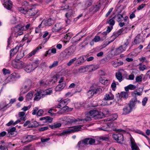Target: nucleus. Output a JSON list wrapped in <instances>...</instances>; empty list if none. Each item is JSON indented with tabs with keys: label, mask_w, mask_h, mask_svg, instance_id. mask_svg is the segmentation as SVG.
I'll use <instances>...</instances> for the list:
<instances>
[{
	"label": "nucleus",
	"mask_w": 150,
	"mask_h": 150,
	"mask_svg": "<svg viewBox=\"0 0 150 150\" xmlns=\"http://www.w3.org/2000/svg\"><path fill=\"white\" fill-rule=\"evenodd\" d=\"M86 117L82 121L85 120L86 121H91V117H94L95 119H101L103 117V114L101 112H99L96 110H91L86 113Z\"/></svg>",
	"instance_id": "f257e3e1"
},
{
	"label": "nucleus",
	"mask_w": 150,
	"mask_h": 150,
	"mask_svg": "<svg viewBox=\"0 0 150 150\" xmlns=\"http://www.w3.org/2000/svg\"><path fill=\"white\" fill-rule=\"evenodd\" d=\"M96 142L95 140L91 137H88L79 141L76 147L79 148L81 147H84V145L88 144L92 145Z\"/></svg>",
	"instance_id": "f03ea898"
},
{
	"label": "nucleus",
	"mask_w": 150,
	"mask_h": 150,
	"mask_svg": "<svg viewBox=\"0 0 150 150\" xmlns=\"http://www.w3.org/2000/svg\"><path fill=\"white\" fill-rule=\"evenodd\" d=\"M82 126V125H79L73 127L72 128L63 131L62 133H57L56 135L58 136H62L71 133L78 132L81 130Z\"/></svg>",
	"instance_id": "7ed1b4c3"
},
{
	"label": "nucleus",
	"mask_w": 150,
	"mask_h": 150,
	"mask_svg": "<svg viewBox=\"0 0 150 150\" xmlns=\"http://www.w3.org/2000/svg\"><path fill=\"white\" fill-rule=\"evenodd\" d=\"M75 49L73 46H70L65 49L63 52V57L65 58H69L73 54Z\"/></svg>",
	"instance_id": "20e7f679"
},
{
	"label": "nucleus",
	"mask_w": 150,
	"mask_h": 150,
	"mask_svg": "<svg viewBox=\"0 0 150 150\" xmlns=\"http://www.w3.org/2000/svg\"><path fill=\"white\" fill-rule=\"evenodd\" d=\"M32 85V82L30 80H28L25 81L24 86L22 89V92L23 93H25L29 91Z\"/></svg>",
	"instance_id": "39448f33"
},
{
	"label": "nucleus",
	"mask_w": 150,
	"mask_h": 150,
	"mask_svg": "<svg viewBox=\"0 0 150 150\" xmlns=\"http://www.w3.org/2000/svg\"><path fill=\"white\" fill-rule=\"evenodd\" d=\"M112 137L116 140L117 143L122 144L123 142L124 139L123 134L120 133L116 132L115 134H113Z\"/></svg>",
	"instance_id": "423d86ee"
},
{
	"label": "nucleus",
	"mask_w": 150,
	"mask_h": 150,
	"mask_svg": "<svg viewBox=\"0 0 150 150\" xmlns=\"http://www.w3.org/2000/svg\"><path fill=\"white\" fill-rule=\"evenodd\" d=\"M54 23V21L51 18H49L48 19H44L38 27H43L44 26H50L53 24Z\"/></svg>",
	"instance_id": "0eeeda50"
},
{
	"label": "nucleus",
	"mask_w": 150,
	"mask_h": 150,
	"mask_svg": "<svg viewBox=\"0 0 150 150\" xmlns=\"http://www.w3.org/2000/svg\"><path fill=\"white\" fill-rule=\"evenodd\" d=\"M37 68V66H34L31 63L25 65L24 70L28 73H30Z\"/></svg>",
	"instance_id": "6e6552de"
},
{
	"label": "nucleus",
	"mask_w": 150,
	"mask_h": 150,
	"mask_svg": "<svg viewBox=\"0 0 150 150\" xmlns=\"http://www.w3.org/2000/svg\"><path fill=\"white\" fill-rule=\"evenodd\" d=\"M91 65L83 66L80 67L79 69V71L80 73H84L87 71L89 72V69L92 68Z\"/></svg>",
	"instance_id": "1a4fd4ad"
},
{
	"label": "nucleus",
	"mask_w": 150,
	"mask_h": 150,
	"mask_svg": "<svg viewBox=\"0 0 150 150\" xmlns=\"http://www.w3.org/2000/svg\"><path fill=\"white\" fill-rule=\"evenodd\" d=\"M20 76L18 74L13 73L8 77L7 79L10 81L13 80L16 78H19Z\"/></svg>",
	"instance_id": "9d476101"
},
{
	"label": "nucleus",
	"mask_w": 150,
	"mask_h": 150,
	"mask_svg": "<svg viewBox=\"0 0 150 150\" xmlns=\"http://www.w3.org/2000/svg\"><path fill=\"white\" fill-rule=\"evenodd\" d=\"M4 7L7 9L11 10L12 7V4L11 1L9 0H4V3L3 4Z\"/></svg>",
	"instance_id": "9b49d317"
},
{
	"label": "nucleus",
	"mask_w": 150,
	"mask_h": 150,
	"mask_svg": "<svg viewBox=\"0 0 150 150\" xmlns=\"http://www.w3.org/2000/svg\"><path fill=\"white\" fill-rule=\"evenodd\" d=\"M38 10L35 8H31L28 9V14L29 16L36 15L38 12Z\"/></svg>",
	"instance_id": "f8f14e48"
},
{
	"label": "nucleus",
	"mask_w": 150,
	"mask_h": 150,
	"mask_svg": "<svg viewBox=\"0 0 150 150\" xmlns=\"http://www.w3.org/2000/svg\"><path fill=\"white\" fill-rule=\"evenodd\" d=\"M140 36L139 35H137V36L135 38L134 41L132 42V44L130 46L129 49H131L132 47L134 44H139L140 43Z\"/></svg>",
	"instance_id": "ddd939ff"
},
{
	"label": "nucleus",
	"mask_w": 150,
	"mask_h": 150,
	"mask_svg": "<svg viewBox=\"0 0 150 150\" xmlns=\"http://www.w3.org/2000/svg\"><path fill=\"white\" fill-rule=\"evenodd\" d=\"M20 46L17 45L14 48L11 49L10 51V56L11 57H13L16 54Z\"/></svg>",
	"instance_id": "4468645a"
},
{
	"label": "nucleus",
	"mask_w": 150,
	"mask_h": 150,
	"mask_svg": "<svg viewBox=\"0 0 150 150\" xmlns=\"http://www.w3.org/2000/svg\"><path fill=\"white\" fill-rule=\"evenodd\" d=\"M131 110V107L130 106H127L123 109L122 114L124 115H127L130 112Z\"/></svg>",
	"instance_id": "2eb2a0df"
},
{
	"label": "nucleus",
	"mask_w": 150,
	"mask_h": 150,
	"mask_svg": "<svg viewBox=\"0 0 150 150\" xmlns=\"http://www.w3.org/2000/svg\"><path fill=\"white\" fill-rule=\"evenodd\" d=\"M131 148L132 150H139V148L136 144L132 139H130Z\"/></svg>",
	"instance_id": "dca6fc26"
},
{
	"label": "nucleus",
	"mask_w": 150,
	"mask_h": 150,
	"mask_svg": "<svg viewBox=\"0 0 150 150\" xmlns=\"http://www.w3.org/2000/svg\"><path fill=\"white\" fill-rule=\"evenodd\" d=\"M33 136L31 135L24 136L22 141V142H30L32 140Z\"/></svg>",
	"instance_id": "f3484780"
},
{
	"label": "nucleus",
	"mask_w": 150,
	"mask_h": 150,
	"mask_svg": "<svg viewBox=\"0 0 150 150\" xmlns=\"http://www.w3.org/2000/svg\"><path fill=\"white\" fill-rule=\"evenodd\" d=\"M114 99V96L111 93L109 94H106L104 98V100H112Z\"/></svg>",
	"instance_id": "a211bd4d"
},
{
	"label": "nucleus",
	"mask_w": 150,
	"mask_h": 150,
	"mask_svg": "<svg viewBox=\"0 0 150 150\" xmlns=\"http://www.w3.org/2000/svg\"><path fill=\"white\" fill-rule=\"evenodd\" d=\"M62 29V27L59 24H56L52 28V31L54 32H57Z\"/></svg>",
	"instance_id": "6ab92c4d"
},
{
	"label": "nucleus",
	"mask_w": 150,
	"mask_h": 150,
	"mask_svg": "<svg viewBox=\"0 0 150 150\" xmlns=\"http://www.w3.org/2000/svg\"><path fill=\"white\" fill-rule=\"evenodd\" d=\"M62 124L59 122H55L51 125H49L50 127L52 129H55L56 128H59L61 126Z\"/></svg>",
	"instance_id": "aec40b11"
},
{
	"label": "nucleus",
	"mask_w": 150,
	"mask_h": 150,
	"mask_svg": "<svg viewBox=\"0 0 150 150\" xmlns=\"http://www.w3.org/2000/svg\"><path fill=\"white\" fill-rule=\"evenodd\" d=\"M99 6L98 5H96L95 6H93L89 8V11L90 12L94 13L98 11L99 9Z\"/></svg>",
	"instance_id": "412c9836"
},
{
	"label": "nucleus",
	"mask_w": 150,
	"mask_h": 150,
	"mask_svg": "<svg viewBox=\"0 0 150 150\" xmlns=\"http://www.w3.org/2000/svg\"><path fill=\"white\" fill-rule=\"evenodd\" d=\"M42 92L40 91L37 92L35 94V96L34 98V100L38 101L41 98V97H43V96L42 97Z\"/></svg>",
	"instance_id": "4be33fe9"
},
{
	"label": "nucleus",
	"mask_w": 150,
	"mask_h": 150,
	"mask_svg": "<svg viewBox=\"0 0 150 150\" xmlns=\"http://www.w3.org/2000/svg\"><path fill=\"white\" fill-rule=\"evenodd\" d=\"M16 68L18 69H22L24 66L23 63L22 61H17V62H16Z\"/></svg>",
	"instance_id": "5701e85b"
},
{
	"label": "nucleus",
	"mask_w": 150,
	"mask_h": 150,
	"mask_svg": "<svg viewBox=\"0 0 150 150\" xmlns=\"http://www.w3.org/2000/svg\"><path fill=\"white\" fill-rule=\"evenodd\" d=\"M114 17L115 18H116V21L118 22L122 21L124 19L123 15L122 14H118L115 15Z\"/></svg>",
	"instance_id": "b1692460"
},
{
	"label": "nucleus",
	"mask_w": 150,
	"mask_h": 150,
	"mask_svg": "<svg viewBox=\"0 0 150 150\" xmlns=\"http://www.w3.org/2000/svg\"><path fill=\"white\" fill-rule=\"evenodd\" d=\"M82 120H83L79 118L76 119L72 118H71L68 119L67 120V122L69 123H72L73 122H76L78 121H82Z\"/></svg>",
	"instance_id": "393cba45"
},
{
	"label": "nucleus",
	"mask_w": 150,
	"mask_h": 150,
	"mask_svg": "<svg viewBox=\"0 0 150 150\" xmlns=\"http://www.w3.org/2000/svg\"><path fill=\"white\" fill-rule=\"evenodd\" d=\"M16 130V128L15 127H13L11 128L9 130H8V133L7 134V137H10L14 134V132Z\"/></svg>",
	"instance_id": "a878e982"
},
{
	"label": "nucleus",
	"mask_w": 150,
	"mask_h": 150,
	"mask_svg": "<svg viewBox=\"0 0 150 150\" xmlns=\"http://www.w3.org/2000/svg\"><path fill=\"white\" fill-rule=\"evenodd\" d=\"M136 88V86L132 84H129L127 86L125 87V89L126 92H129V90H133Z\"/></svg>",
	"instance_id": "bb28decb"
},
{
	"label": "nucleus",
	"mask_w": 150,
	"mask_h": 150,
	"mask_svg": "<svg viewBox=\"0 0 150 150\" xmlns=\"http://www.w3.org/2000/svg\"><path fill=\"white\" fill-rule=\"evenodd\" d=\"M69 101L70 100L66 99L59 102L60 104L61 105L62 108V109L63 108H64V107L67 105L68 102H69Z\"/></svg>",
	"instance_id": "cd10ccee"
},
{
	"label": "nucleus",
	"mask_w": 150,
	"mask_h": 150,
	"mask_svg": "<svg viewBox=\"0 0 150 150\" xmlns=\"http://www.w3.org/2000/svg\"><path fill=\"white\" fill-rule=\"evenodd\" d=\"M40 120H45V122L50 123L52 121L53 118L49 116H46L41 118Z\"/></svg>",
	"instance_id": "c85d7f7f"
},
{
	"label": "nucleus",
	"mask_w": 150,
	"mask_h": 150,
	"mask_svg": "<svg viewBox=\"0 0 150 150\" xmlns=\"http://www.w3.org/2000/svg\"><path fill=\"white\" fill-rule=\"evenodd\" d=\"M137 102V99L136 96L134 97L130 101V103L129 104V106L134 107Z\"/></svg>",
	"instance_id": "c756f323"
},
{
	"label": "nucleus",
	"mask_w": 150,
	"mask_h": 150,
	"mask_svg": "<svg viewBox=\"0 0 150 150\" xmlns=\"http://www.w3.org/2000/svg\"><path fill=\"white\" fill-rule=\"evenodd\" d=\"M116 76L119 82H121L123 80L122 76V73L118 72L116 73Z\"/></svg>",
	"instance_id": "7c9ffc66"
},
{
	"label": "nucleus",
	"mask_w": 150,
	"mask_h": 150,
	"mask_svg": "<svg viewBox=\"0 0 150 150\" xmlns=\"http://www.w3.org/2000/svg\"><path fill=\"white\" fill-rule=\"evenodd\" d=\"M42 48L41 47H37L36 49L32 51L30 53H29L28 54V57H31L32 55L35 54L37 52L38 50L40 49H41Z\"/></svg>",
	"instance_id": "2f4dec72"
},
{
	"label": "nucleus",
	"mask_w": 150,
	"mask_h": 150,
	"mask_svg": "<svg viewBox=\"0 0 150 150\" xmlns=\"http://www.w3.org/2000/svg\"><path fill=\"white\" fill-rule=\"evenodd\" d=\"M95 94L94 89H91L88 91L87 92V95L89 98H91L93 95Z\"/></svg>",
	"instance_id": "473e14b6"
},
{
	"label": "nucleus",
	"mask_w": 150,
	"mask_h": 150,
	"mask_svg": "<svg viewBox=\"0 0 150 150\" xmlns=\"http://www.w3.org/2000/svg\"><path fill=\"white\" fill-rule=\"evenodd\" d=\"M64 84H60L58 85L55 88V90L56 91H60L64 88L65 87Z\"/></svg>",
	"instance_id": "72a5a7b5"
},
{
	"label": "nucleus",
	"mask_w": 150,
	"mask_h": 150,
	"mask_svg": "<svg viewBox=\"0 0 150 150\" xmlns=\"http://www.w3.org/2000/svg\"><path fill=\"white\" fill-rule=\"evenodd\" d=\"M52 90L50 88L47 89L43 92V93L42 94V96L50 95L52 93Z\"/></svg>",
	"instance_id": "f704fd0d"
},
{
	"label": "nucleus",
	"mask_w": 150,
	"mask_h": 150,
	"mask_svg": "<svg viewBox=\"0 0 150 150\" xmlns=\"http://www.w3.org/2000/svg\"><path fill=\"white\" fill-rule=\"evenodd\" d=\"M25 113L24 112H20L18 113V115L20 117V119L21 120L25 121L26 120L25 116Z\"/></svg>",
	"instance_id": "c9c22d12"
},
{
	"label": "nucleus",
	"mask_w": 150,
	"mask_h": 150,
	"mask_svg": "<svg viewBox=\"0 0 150 150\" xmlns=\"http://www.w3.org/2000/svg\"><path fill=\"white\" fill-rule=\"evenodd\" d=\"M23 56V53L20 52L18 53L15 58V62H17V61H19V60L22 58Z\"/></svg>",
	"instance_id": "e433bc0d"
},
{
	"label": "nucleus",
	"mask_w": 150,
	"mask_h": 150,
	"mask_svg": "<svg viewBox=\"0 0 150 150\" xmlns=\"http://www.w3.org/2000/svg\"><path fill=\"white\" fill-rule=\"evenodd\" d=\"M15 28L18 31L25 30L24 25H22L21 24H18L16 25Z\"/></svg>",
	"instance_id": "4c0bfd02"
},
{
	"label": "nucleus",
	"mask_w": 150,
	"mask_h": 150,
	"mask_svg": "<svg viewBox=\"0 0 150 150\" xmlns=\"http://www.w3.org/2000/svg\"><path fill=\"white\" fill-rule=\"evenodd\" d=\"M115 18L114 17H113L112 18L108 20H107L106 22L108 23L111 26H113L115 24V21L114 19Z\"/></svg>",
	"instance_id": "58836bf2"
},
{
	"label": "nucleus",
	"mask_w": 150,
	"mask_h": 150,
	"mask_svg": "<svg viewBox=\"0 0 150 150\" xmlns=\"http://www.w3.org/2000/svg\"><path fill=\"white\" fill-rule=\"evenodd\" d=\"M123 52L124 51L122 49V47L120 46L119 47L116 49L115 53V55H117Z\"/></svg>",
	"instance_id": "ea45409f"
},
{
	"label": "nucleus",
	"mask_w": 150,
	"mask_h": 150,
	"mask_svg": "<svg viewBox=\"0 0 150 150\" xmlns=\"http://www.w3.org/2000/svg\"><path fill=\"white\" fill-rule=\"evenodd\" d=\"M37 85L39 86H43L47 85V83L43 79H41L40 81Z\"/></svg>",
	"instance_id": "a19ab883"
},
{
	"label": "nucleus",
	"mask_w": 150,
	"mask_h": 150,
	"mask_svg": "<svg viewBox=\"0 0 150 150\" xmlns=\"http://www.w3.org/2000/svg\"><path fill=\"white\" fill-rule=\"evenodd\" d=\"M129 42L128 40L127 39L126 42H125L124 45L120 46L123 51H124L126 50L127 48V46L129 45Z\"/></svg>",
	"instance_id": "79ce46f5"
},
{
	"label": "nucleus",
	"mask_w": 150,
	"mask_h": 150,
	"mask_svg": "<svg viewBox=\"0 0 150 150\" xmlns=\"http://www.w3.org/2000/svg\"><path fill=\"white\" fill-rule=\"evenodd\" d=\"M129 42L128 40L127 39L126 42H125L124 45L120 46L123 51H124L126 50L127 48V46L129 45Z\"/></svg>",
	"instance_id": "37998d69"
},
{
	"label": "nucleus",
	"mask_w": 150,
	"mask_h": 150,
	"mask_svg": "<svg viewBox=\"0 0 150 150\" xmlns=\"http://www.w3.org/2000/svg\"><path fill=\"white\" fill-rule=\"evenodd\" d=\"M123 63L122 61L116 62H114L113 64V66L114 67H117L119 66L122 65Z\"/></svg>",
	"instance_id": "c03bdc74"
},
{
	"label": "nucleus",
	"mask_w": 150,
	"mask_h": 150,
	"mask_svg": "<svg viewBox=\"0 0 150 150\" xmlns=\"http://www.w3.org/2000/svg\"><path fill=\"white\" fill-rule=\"evenodd\" d=\"M19 11L21 13L24 14H28V9L27 10L25 8L23 7H20L18 8Z\"/></svg>",
	"instance_id": "a18cd8bd"
},
{
	"label": "nucleus",
	"mask_w": 150,
	"mask_h": 150,
	"mask_svg": "<svg viewBox=\"0 0 150 150\" xmlns=\"http://www.w3.org/2000/svg\"><path fill=\"white\" fill-rule=\"evenodd\" d=\"M58 62H59L58 61H56L54 62L53 64L52 65H50L49 66V68L51 69L53 67H55L57 66V65H58Z\"/></svg>",
	"instance_id": "49530a36"
},
{
	"label": "nucleus",
	"mask_w": 150,
	"mask_h": 150,
	"mask_svg": "<svg viewBox=\"0 0 150 150\" xmlns=\"http://www.w3.org/2000/svg\"><path fill=\"white\" fill-rule=\"evenodd\" d=\"M33 96V94L31 92H29L26 96V99L29 100H30Z\"/></svg>",
	"instance_id": "de8ad7c7"
},
{
	"label": "nucleus",
	"mask_w": 150,
	"mask_h": 150,
	"mask_svg": "<svg viewBox=\"0 0 150 150\" xmlns=\"http://www.w3.org/2000/svg\"><path fill=\"white\" fill-rule=\"evenodd\" d=\"M76 57L71 59L67 63V65L68 66H71L75 61L76 60Z\"/></svg>",
	"instance_id": "09e8293b"
},
{
	"label": "nucleus",
	"mask_w": 150,
	"mask_h": 150,
	"mask_svg": "<svg viewBox=\"0 0 150 150\" xmlns=\"http://www.w3.org/2000/svg\"><path fill=\"white\" fill-rule=\"evenodd\" d=\"M5 144L4 145V146L1 145L0 146V150H8V149L6 147V146L8 145V143H5Z\"/></svg>",
	"instance_id": "8fccbe9b"
},
{
	"label": "nucleus",
	"mask_w": 150,
	"mask_h": 150,
	"mask_svg": "<svg viewBox=\"0 0 150 150\" xmlns=\"http://www.w3.org/2000/svg\"><path fill=\"white\" fill-rule=\"evenodd\" d=\"M99 139L102 141H107L109 140V138L108 137L103 136L100 137L99 138Z\"/></svg>",
	"instance_id": "3c124183"
},
{
	"label": "nucleus",
	"mask_w": 150,
	"mask_h": 150,
	"mask_svg": "<svg viewBox=\"0 0 150 150\" xmlns=\"http://www.w3.org/2000/svg\"><path fill=\"white\" fill-rule=\"evenodd\" d=\"M142 75L143 76V74H142L141 75L137 76L136 77L135 79L136 82H139L142 81V76H141Z\"/></svg>",
	"instance_id": "603ef678"
},
{
	"label": "nucleus",
	"mask_w": 150,
	"mask_h": 150,
	"mask_svg": "<svg viewBox=\"0 0 150 150\" xmlns=\"http://www.w3.org/2000/svg\"><path fill=\"white\" fill-rule=\"evenodd\" d=\"M119 35H118V34L117 32L114 33L111 37V38H112L113 39V40H111V42L113 41L116 38L118 37Z\"/></svg>",
	"instance_id": "864d4df0"
},
{
	"label": "nucleus",
	"mask_w": 150,
	"mask_h": 150,
	"mask_svg": "<svg viewBox=\"0 0 150 150\" xmlns=\"http://www.w3.org/2000/svg\"><path fill=\"white\" fill-rule=\"evenodd\" d=\"M94 89L95 92V94H100L102 92V89L100 88H97L96 89L94 88Z\"/></svg>",
	"instance_id": "5fc2aeb1"
},
{
	"label": "nucleus",
	"mask_w": 150,
	"mask_h": 150,
	"mask_svg": "<svg viewBox=\"0 0 150 150\" xmlns=\"http://www.w3.org/2000/svg\"><path fill=\"white\" fill-rule=\"evenodd\" d=\"M100 82L102 83L103 84H105L107 83V81H108V80L107 79H103L102 78H100Z\"/></svg>",
	"instance_id": "6e6d98bb"
},
{
	"label": "nucleus",
	"mask_w": 150,
	"mask_h": 150,
	"mask_svg": "<svg viewBox=\"0 0 150 150\" xmlns=\"http://www.w3.org/2000/svg\"><path fill=\"white\" fill-rule=\"evenodd\" d=\"M3 72L4 74H10L11 73L9 69H7L5 68L3 69Z\"/></svg>",
	"instance_id": "4d7b16f0"
},
{
	"label": "nucleus",
	"mask_w": 150,
	"mask_h": 150,
	"mask_svg": "<svg viewBox=\"0 0 150 150\" xmlns=\"http://www.w3.org/2000/svg\"><path fill=\"white\" fill-rule=\"evenodd\" d=\"M48 127L47 126L39 128L38 129V130L39 131H43L48 129Z\"/></svg>",
	"instance_id": "13d9d810"
},
{
	"label": "nucleus",
	"mask_w": 150,
	"mask_h": 150,
	"mask_svg": "<svg viewBox=\"0 0 150 150\" xmlns=\"http://www.w3.org/2000/svg\"><path fill=\"white\" fill-rule=\"evenodd\" d=\"M74 106L76 108L79 109L81 106V103L79 102H77L75 103Z\"/></svg>",
	"instance_id": "bf43d9fd"
},
{
	"label": "nucleus",
	"mask_w": 150,
	"mask_h": 150,
	"mask_svg": "<svg viewBox=\"0 0 150 150\" xmlns=\"http://www.w3.org/2000/svg\"><path fill=\"white\" fill-rule=\"evenodd\" d=\"M100 37L99 36H95L93 40L94 42H97L100 41Z\"/></svg>",
	"instance_id": "052dcab7"
},
{
	"label": "nucleus",
	"mask_w": 150,
	"mask_h": 150,
	"mask_svg": "<svg viewBox=\"0 0 150 150\" xmlns=\"http://www.w3.org/2000/svg\"><path fill=\"white\" fill-rule=\"evenodd\" d=\"M148 100V98L147 97H145L143 100L142 101V104L143 106H145L146 105V103Z\"/></svg>",
	"instance_id": "680f3d73"
},
{
	"label": "nucleus",
	"mask_w": 150,
	"mask_h": 150,
	"mask_svg": "<svg viewBox=\"0 0 150 150\" xmlns=\"http://www.w3.org/2000/svg\"><path fill=\"white\" fill-rule=\"evenodd\" d=\"M43 113V111L42 110L40 109L39 110L37 113V115L38 116H41L42 115Z\"/></svg>",
	"instance_id": "e2e57ef3"
},
{
	"label": "nucleus",
	"mask_w": 150,
	"mask_h": 150,
	"mask_svg": "<svg viewBox=\"0 0 150 150\" xmlns=\"http://www.w3.org/2000/svg\"><path fill=\"white\" fill-rule=\"evenodd\" d=\"M146 69V67L145 65H143V66H139V69L140 71H143Z\"/></svg>",
	"instance_id": "0e129e2a"
},
{
	"label": "nucleus",
	"mask_w": 150,
	"mask_h": 150,
	"mask_svg": "<svg viewBox=\"0 0 150 150\" xmlns=\"http://www.w3.org/2000/svg\"><path fill=\"white\" fill-rule=\"evenodd\" d=\"M54 110L53 109H51L48 111V112L50 113L52 116L55 115V113H54Z\"/></svg>",
	"instance_id": "69168bd1"
},
{
	"label": "nucleus",
	"mask_w": 150,
	"mask_h": 150,
	"mask_svg": "<svg viewBox=\"0 0 150 150\" xmlns=\"http://www.w3.org/2000/svg\"><path fill=\"white\" fill-rule=\"evenodd\" d=\"M139 61L142 62H143L145 61L146 62H148L147 60L146 59V58L145 57H142L139 59Z\"/></svg>",
	"instance_id": "338daca9"
},
{
	"label": "nucleus",
	"mask_w": 150,
	"mask_h": 150,
	"mask_svg": "<svg viewBox=\"0 0 150 150\" xmlns=\"http://www.w3.org/2000/svg\"><path fill=\"white\" fill-rule=\"evenodd\" d=\"M145 5V4H142L141 5H139L137 8V10H139L143 8Z\"/></svg>",
	"instance_id": "774afa93"
}]
</instances>
